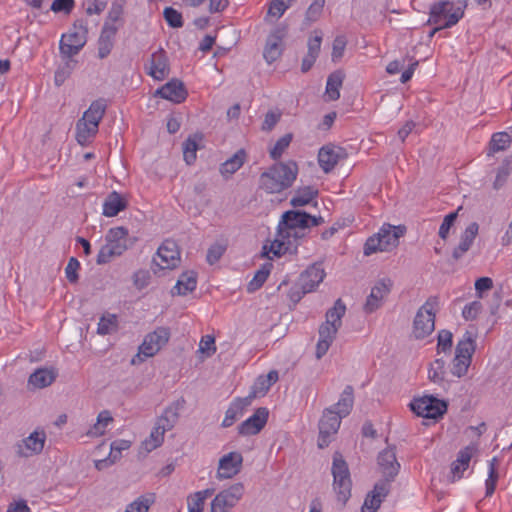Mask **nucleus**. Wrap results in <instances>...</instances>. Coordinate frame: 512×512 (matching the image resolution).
Wrapping results in <instances>:
<instances>
[{
	"instance_id": "obj_1",
	"label": "nucleus",
	"mask_w": 512,
	"mask_h": 512,
	"mask_svg": "<svg viewBox=\"0 0 512 512\" xmlns=\"http://www.w3.org/2000/svg\"><path fill=\"white\" fill-rule=\"evenodd\" d=\"M324 223L321 216H312L305 211H286L278 224L277 232L269 246V252L280 257L287 252H296L298 240L304 237L306 228L315 227Z\"/></svg>"
},
{
	"instance_id": "obj_2",
	"label": "nucleus",
	"mask_w": 512,
	"mask_h": 512,
	"mask_svg": "<svg viewBox=\"0 0 512 512\" xmlns=\"http://www.w3.org/2000/svg\"><path fill=\"white\" fill-rule=\"evenodd\" d=\"M298 174L296 162L275 163L259 178V186L267 193H280L292 186Z\"/></svg>"
},
{
	"instance_id": "obj_3",
	"label": "nucleus",
	"mask_w": 512,
	"mask_h": 512,
	"mask_svg": "<svg viewBox=\"0 0 512 512\" xmlns=\"http://www.w3.org/2000/svg\"><path fill=\"white\" fill-rule=\"evenodd\" d=\"M438 310V296H430L417 310L412 325V335L416 340L425 339L435 330V318Z\"/></svg>"
},
{
	"instance_id": "obj_4",
	"label": "nucleus",
	"mask_w": 512,
	"mask_h": 512,
	"mask_svg": "<svg viewBox=\"0 0 512 512\" xmlns=\"http://www.w3.org/2000/svg\"><path fill=\"white\" fill-rule=\"evenodd\" d=\"M405 226H393L385 224L379 232L369 237L364 245V254L369 256L377 251H389L399 243V238L404 235Z\"/></svg>"
},
{
	"instance_id": "obj_5",
	"label": "nucleus",
	"mask_w": 512,
	"mask_h": 512,
	"mask_svg": "<svg viewBox=\"0 0 512 512\" xmlns=\"http://www.w3.org/2000/svg\"><path fill=\"white\" fill-rule=\"evenodd\" d=\"M465 4L455 3L451 0L435 2L430 7L428 24H442V28H450L456 25L464 16Z\"/></svg>"
},
{
	"instance_id": "obj_6",
	"label": "nucleus",
	"mask_w": 512,
	"mask_h": 512,
	"mask_svg": "<svg viewBox=\"0 0 512 512\" xmlns=\"http://www.w3.org/2000/svg\"><path fill=\"white\" fill-rule=\"evenodd\" d=\"M103 245L97 255V264L102 265L111 261L115 256L122 255L128 244V231L125 227L111 228L105 236Z\"/></svg>"
},
{
	"instance_id": "obj_7",
	"label": "nucleus",
	"mask_w": 512,
	"mask_h": 512,
	"mask_svg": "<svg viewBox=\"0 0 512 512\" xmlns=\"http://www.w3.org/2000/svg\"><path fill=\"white\" fill-rule=\"evenodd\" d=\"M170 339V330L166 327H157L148 333L138 348V353L130 360V364L137 365L146 359L155 356Z\"/></svg>"
},
{
	"instance_id": "obj_8",
	"label": "nucleus",
	"mask_w": 512,
	"mask_h": 512,
	"mask_svg": "<svg viewBox=\"0 0 512 512\" xmlns=\"http://www.w3.org/2000/svg\"><path fill=\"white\" fill-rule=\"evenodd\" d=\"M332 475L337 498L345 504L351 496L352 481L348 465L339 452H335L333 456Z\"/></svg>"
},
{
	"instance_id": "obj_9",
	"label": "nucleus",
	"mask_w": 512,
	"mask_h": 512,
	"mask_svg": "<svg viewBox=\"0 0 512 512\" xmlns=\"http://www.w3.org/2000/svg\"><path fill=\"white\" fill-rule=\"evenodd\" d=\"M332 475L337 498L345 504L351 496L352 481L348 465L339 452H335L333 456Z\"/></svg>"
},
{
	"instance_id": "obj_10",
	"label": "nucleus",
	"mask_w": 512,
	"mask_h": 512,
	"mask_svg": "<svg viewBox=\"0 0 512 512\" xmlns=\"http://www.w3.org/2000/svg\"><path fill=\"white\" fill-rule=\"evenodd\" d=\"M409 407L419 417L437 420L447 412L448 404L432 395H424L414 398Z\"/></svg>"
},
{
	"instance_id": "obj_11",
	"label": "nucleus",
	"mask_w": 512,
	"mask_h": 512,
	"mask_svg": "<svg viewBox=\"0 0 512 512\" xmlns=\"http://www.w3.org/2000/svg\"><path fill=\"white\" fill-rule=\"evenodd\" d=\"M87 28L83 21H77L73 28L63 34L60 40V53L64 58H71L78 54L86 44Z\"/></svg>"
},
{
	"instance_id": "obj_12",
	"label": "nucleus",
	"mask_w": 512,
	"mask_h": 512,
	"mask_svg": "<svg viewBox=\"0 0 512 512\" xmlns=\"http://www.w3.org/2000/svg\"><path fill=\"white\" fill-rule=\"evenodd\" d=\"M180 250L174 240L166 239L157 249L152 264L159 270H172L180 265Z\"/></svg>"
},
{
	"instance_id": "obj_13",
	"label": "nucleus",
	"mask_w": 512,
	"mask_h": 512,
	"mask_svg": "<svg viewBox=\"0 0 512 512\" xmlns=\"http://www.w3.org/2000/svg\"><path fill=\"white\" fill-rule=\"evenodd\" d=\"M244 494L242 483H235L220 491L211 502L210 512H230Z\"/></svg>"
},
{
	"instance_id": "obj_14",
	"label": "nucleus",
	"mask_w": 512,
	"mask_h": 512,
	"mask_svg": "<svg viewBox=\"0 0 512 512\" xmlns=\"http://www.w3.org/2000/svg\"><path fill=\"white\" fill-rule=\"evenodd\" d=\"M288 34V25L285 23L278 24L269 34L264 48L263 56L267 63L271 64L276 61L283 52V40Z\"/></svg>"
},
{
	"instance_id": "obj_15",
	"label": "nucleus",
	"mask_w": 512,
	"mask_h": 512,
	"mask_svg": "<svg viewBox=\"0 0 512 512\" xmlns=\"http://www.w3.org/2000/svg\"><path fill=\"white\" fill-rule=\"evenodd\" d=\"M341 417L332 408L326 409L319 421L318 447L323 449L331 442V436L337 433Z\"/></svg>"
},
{
	"instance_id": "obj_16",
	"label": "nucleus",
	"mask_w": 512,
	"mask_h": 512,
	"mask_svg": "<svg viewBox=\"0 0 512 512\" xmlns=\"http://www.w3.org/2000/svg\"><path fill=\"white\" fill-rule=\"evenodd\" d=\"M46 439L45 431L36 429L16 445V453L18 456L25 458L39 455L44 449Z\"/></svg>"
},
{
	"instance_id": "obj_17",
	"label": "nucleus",
	"mask_w": 512,
	"mask_h": 512,
	"mask_svg": "<svg viewBox=\"0 0 512 512\" xmlns=\"http://www.w3.org/2000/svg\"><path fill=\"white\" fill-rule=\"evenodd\" d=\"M377 463L379 470L384 477L383 481L390 484L391 481L398 475L400 470V463L397 461L395 447H388L382 450L378 457Z\"/></svg>"
},
{
	"instance_id": "obj_18",
	"label": "nucleus",
	"mask_w": 512,
	"mask_h": 512,
	"mask_svg": "<svg viewBox=\"0 0 512 512\" xmlns=\"http://www.w3.org/2000/svg\"><path fill=\"white\" fill-rule=\"evenodd\" d=\"M186 401L184 398L172 402L165 408L163 413L157 418L155 425L165 433L174 428L180 416V411L184 408Z\"/></svg>"
},
{
	"instance_id": "obj_19",
	"label": "nucleus",
	"mask_w": 512,
	"mask_h": 512,
	"mask_svg": "<svg viewBox=\"0 0 512 512\" xmlns=\"http://www.w3.org/2000/svg\"><path fill=\"white\" fill-rule=\"evenodd\" d=\"M269 411L266 407H260L254 414L238 426V433L243 436L258 434L266 425Z\"/></svg>"
},
{
	"instance_id": "obj_20",
	"label": "nucleus",
	"mask_w": 512,
	"mask_h": 512,
	"mask_svg": "<svg viewBox=\"0 0 512 512\" xmlns=\"http://www.w3.org/2000/svg\"><path fill=\"white\" fill-rule=\"evenodd\" d=\"M243 457L238 452H230L219 460L217 479H230L237 475L242 467Z\"/></svg>"
},
{
	"instance_id": "obj_21",
	"label": "nucleus",
	"mask_w": 512,
	"mask_h": 512,
	"mask_svg": "<svg viewBox=\"0 0 512 512\" xmlns=\"http://www.w3.org/2000/svg\"><path fill=\"white\" fill-rule=\"evenodd\" d=\"M346 157L343 148L333 145L322 147L318 153V162L325 173L331 172L337 163Z\"/></svg>"
},
{
	"instance_id": "obj_22",
	"label": "nucleus",
	"mask_w": 512,
	"mask_h": 512,
	"mask_svg": "<svg viewBox=\"0 0 512 512\" xmlns=\"http://www.w3.org/2000/svg\"><path fill=\"white\" fill-rule=\"evenodd\" d=\"M155 95L179 104L185 101L188 96V92L181 80L172 79L161 88L157 89Z\"/></svg>"
},
{
	"instance_id": "obj_23",
	"label": "nucleus",
	"mask_w": 512,
	"mask_h": 512,
	"mask_svg": "<svg viewBox=\"0 0 512 512\" xmlns=\"http://www.w3.org/2000/svg\"><path fill=\"white\" fill-rule=\"evenodd\" d=\"M391 286L392 282L389 279H382L374 285L364 305L366 313H372L381 306L382 299L389 294Z\"/></svg>"
},
{
	"instance_id": "obj_24",
	"label": "nucleus",
	"mask_w": 512,
	"mask_h": 512,
	"mask_svg": "<svg viewBox=\"0 0 512 512\" xmlns=\"http://www.w3.org/2000/svg\"><path fill=\"white\" fill-rule=\"evenodd\" d=\"M390 491V484L387 481H379L374 485V489L366 496L362 505V512H377L382 501Z\"/></svg>"
},
{
	"instance_id": "obj_25",
	"label": "nucleus",
	"mask_w": 512,
	"mask_h": 512,
	"mask_svg": "<svg viewBox=\"0 0 512 512\" xmlns=\"http://www.w3.org/2000/svg\"><path fill=\"white\" fill-rule=\"evenodd\" d=\"M325 277L324 269L320 264H314L308 267L299 277V286L305 291L312 292L323 281Z\"/></svg>"
},
{
	"instance_id": "obj_26",
	"label": "nucleus",
	"mask_w": 512,
	"mask_h": 512,
	"mask_svg": "<svg viewBox=\"0 0 512 512\" xmlns=\"http://www.w3.org/2000/svg\"><path fill=\"white\" fill-rule=\"evenodd\" d=\"M168 58L164 50L160 49L151 55L148 74L156 80H163L169 75Z\"/></svg>"
},
{
	"instance_id": "obj_27",
	"label": "nucleus",
	"mask_w": 512,
	"mask_h": 512,
	"mask_svg": "<svg viewBox=\"0 0 512 512\" xmlns=\"http://www.w3.org/2000/svg\"><path fill=\"white\" fill-rule=\"evenodd\" d=\"M339 328L329 323H322L319 327V340L316 345V358L321 359L330 348Z\"/></svg>"
},
{
	"instance_id": "obj_28",
	"label": "nucleus",
	"mask_w": 512,
	"mask_h": 512,
	"mask_svg": "<svg viewBox=\"0 0 512 512\" xmlns=\"http://www.w3.org/2000/svg\"><path fill=\"white\" fill-rule=\"evenodd\" d=\"M479 225L476 222L470 223L461 236L460 243L454 248L452 257L459 260L470 249L476 236L478 235Z\"/></svg>"
},
{
	"instance_id": "obj_29",
	"label": "nucleus",
	"mask_w": 512,
	"mask_h": 512,
	"mask_svg": "<svg viewBox=\"0 0 512 512\" xmlns=\"http://www.w3.org/2000/svg\"><path fill=\"white\" fill-rule=\"evenodd\" d=\"M165 432L161 429H157L155 425L150 435L141 442L139 446L137 458L143 460L150 452L160 447L164 441Z\"/></svg>"
},
{
	"instance_id": "obj_30",
	"label": "nucleus",
	"mask_w": 512,
	"mask_h": 512,
	"mask_svg": "<svg viewBox=\"0 0 512 512\" xmlns=\"http://www.w3.org/2000/svg\"><path fill=\"white\" fill-rule=\"evenodd\" d=\"M472 454L473 448L470 446H467L458 452L456 460L451 464L452 481L458 480L462 477L464 471L469 467Z\"/></svg>"
},
{
	"instance_id": "obj_31",
	"label": "nucleus",
	"mask_w": 512,
	"mask_h": 512,
	"mask_svg": "<svg viewBox=\"0 0 512 512\" xmlns=\"http://www.w3.org/2000/svg\"><path fill=\"white\" fill-rule=\"evenodd\" d=\"M345 79V73L342 70L332 72L327 79L325 96L328 101H336L340 98V88Z\"/></svg>"
},
{
	"instance_id": "obj_32",
	"label": "nucleus",
	"mask_w": 512,
	"mask_h": 512,
	"mask_svg": "<svg viewBox=\"0 0 512 512\" xmlns=\"http://www.w3.org/2000/svg\"><path fill=\"white\" fill-rule=\"evenodd\" d=\"M125 208V199L119 193L113 191L107 195L103 202V215L106 217H114Z\"/></svg>"
},
{
	"instance_id": "obj_33",
	"label": "nucleus",
	"mask_w": 512,
	"mask_h": 512,
	"mask_svg": "<svg viewBox=\"0 0 512 512\" xmlns=\"http://www.w3.org/2000/svg\"><path fill=\"white\" fill-rule=\"evenodd\" d=\"M56 378L53 370L39 368L33 372L28 379V384L36 389H43L50 386Z\"/></svg>"
},
{
	"instance_id": "obj_34",
	"label": "nucleus",
	"mask_w": 512,
	"mask_h": 512,
	"mask_svg": "<svg viewBox=\"0 0 512 512\" xmlns=\"http://www.w3.org/2000/svg\"><path fill=\"white\" fill-rule=\"evenodd\" d=\"M353 402H354V389L351 385H347L344 388L339 401L334 405V407L332 409L341 418H343V417H346L350 413V411L353 407Z\"/></svg>"
},
{
	"instance_id": "obj_35",
	"label": "nucleus",
	"mask_w": 512,
	"mask_h": 512,
	"mask_svg": "<svg viewBox=\"0 0 512 512\" xmlns=\"http://www.w3.org/2000/svg\"><path fill=\"white\" fill-rule=\"evenodd\" d=\"M106 103L103 99L91 103L90 107L84 112L82 119L93 126L99 127V123L104 116Z\"/></svg>"
},
{
	"instance_id": "obj_36",
	"label": "nucleus",
	"mask_w": 512,
	"mask_h": 512,
	"mask_svg": "<svg viewBox=\"0 0 512 512\" xmlns=\"http://www.w3.org/2000/svg\"><path fill=\"white\" fill-rule=\"evenodd\" d=\"M97 132L98 128L96 126L91 125L82 118L78 120L76 124V140L80 145L85 146L90 143Z\"/></svg>"
},
{
	"instance_id": "obj_37",
	"label": "nucleus",
	"mask_w": 512,
	"mask_h": 512,
	"mask_svg": "<svg viewBox=\"0 0 512 512\" xmlns=\"http://www.w3.org/2000/svg\"><path fill=\"white\" fill-rule=\"evenodd\" d=\"M246 153L243 149L238 150L232 157L221 164L220 173L223 176H230L238 171L244 164Z\"/></svg>"
},
{
	"instance_id": "obj_38",
	"label": "nucleus",
	"mask_w": 512,
	"mask_h": 512,
	"mask_svg": "<svg viewBox=\"0 0 512 512\" xmlns=\"http://www.w3.org/2000/svg\"><path fill=\"white\" fill-rule=\"evenodd\" d=\"M113 422V417L108 410L101 411L96 423L87 431L89 437H100L105 434L107 427Z\"/></svg>"
},
{
	"instance_id": "obj_39",
	"label": "nucleus",
	"mask_w": 512,
	"mask_h": 512,
	"mask_svg": "<svg viewBox=\"0 0 512 512\" xmlns=\"http://www.w3.org/2000/svg\"><path fill=\"white\" fill-rule=\"evenodd\" d=\"M197 284V275L194 271L184 272L180 276L176 285L173 288L177 290L178 295H186L189 292L195 290Z\"/></svg>"
},
{
	"instance_id": "obj_40",
	"label": "nucleus",
	"mask_w": 512,
	"mask_h": 512,
	"mask_svg": "<svg viewBox=\"0 0 512 512\" xmlns=\"http://www.w3.org/2000/svg\"><path fill=\"white\" fill-rule=\"evenodd\" d=\"M475 351V342L473 335L466 332L462 340H460L455 349V356L467 360H471Z\"/></svg>"
},
{
	"instance_id": "obj_41",
	"label": "nucleus",
	"mask_w": 512,
	"mask_h": 512,
	"mask_svg": "<svg viewBox=\"0 0 512 512\" xmlns=\"http://www.w3.org/2000/svg\"><path fill=\"white\" fill-rule=\"evenodd\" d=\"M119 328V319L116 314L104 313L99 320L97 333L99 335H108L117 332Z\"/></svg>"
},
{
	"instance_id": "obj_42",
	"label": "nucleus",
	"mask_w": 512,
	"mask_h": 512,
	"mask_svg": "<svg viewBox=\"0 0 512 512\" xmlns=\"http://www.w3.org/2000/svg\"><path fill=\"white\" fill-rule=\"evenodd\" d=\"M318 195V190L312 186H305L296 191L295 196L290 200L293 207L305 206Z\"/></svg>"
},
{
	"instance_id": "obj_43",
	"label": "nucleus",
	"mask_w": 512,
	"mask_h": 512,
	"mask_svg": "<svg viewBox=\"0 0 512 512\" xmlns=\"http://www.w3.org/2000/svg\"><path fill=\"white\" fill-rule=\"evenodd\" d=\"M128 448V442L127 441H115L111 444V451L106 459H101L96 461L95 466L98 470H102L105 467H107L109 464L114 463L121 455V451Z\"/></svg>"
},
{
	"instance_id": "obj_44",
	"label": "nucleus",
	"mask_w": 512,
	"mask_h": 512,
	"mask_svg": "<svg viewBox=\"0 0 512 512\" xmlns=\"http://www.w3.org/2000/svg\"><path fill=\"white\" fill-rule=\"evenodd\" d=\"M346 306L341 299H337L334 306L326 312V323L334 325L337 328L341 327V319L345 315Z\"/></svg>"
},
{
	"instance_id": "obj_45",
	"label": "nucleus",
	"mask_w": 512,
	"mask_h": 512,
	"mask_svg": "<svg viewBox=\"0 0 512 512\" xmlns=\"http://www.w3.org/2000/svg\"><path fill=\"white\" fill-rule=\"evenodd\" d=\"M155 501V493L147 492L142 494L130 502V512H148Z\"/></svg>"
},
{
	"instance_id": "obj_46",
	"label": "nucleus",
	"mask_w": 512,
	"mask_h": 512,
	"mask_svg": "<svg viewBox=\"0 0 512 512\" xmlns=\"http://www.w3.org/2000/svg\"><path fill=\"white\" fill-rule=\"evenodd\" d=\"M512 142L510 135L506 132H498L492 135L489 143V153H493L506 150Z\"/></svg>"
},
{
	"instance_id": "obj_47",
	"label": "nucleus",
	"mask_w": 512,
	"mask_h": 512,
	"mask_svg": "<svg viewBox=\"0 0 512 512\" xmlns=\"http://www.w3.org/2000/svg\"><path fill=\"white\" fill-rule=\"evenodd\" d=\"M271 264H264L258 271H256L253 279L247 285V291L253 293L260 289L266 282L270 274Z\"/></svg>"
},
{
	"instance_id": "obj_48",
	"label": "nucleus",
	"mask_w": 512,
	"mask_h": 512,
	"mask_svg": "<svg viewBox=\"0 0 512 512\" xmlns=\"http://www.w3.org/2000/svg\"><path fill=\"white\" fill-rule=\"evenodd\" d=\"M445 374V361L442 358H437L430 365L428 377L432 382L441 384L445 380Z\"/></svg>"
},
{
	"instance_id": "obj_49",
	"label": "nucleus",
	"mask_w": 512,
	"mask_h": 512,
	"mask_svg": "<svg viewBox=\"0 0 512 512\" xmlns=\"http://www.w3.org/2000/svg\"><path fill=\"white\" fill-rule=\"evenodd\" d=\"M497 463L498 460L496 457L492 458L489 461V471H488V478L486 479L485 486H486V496H491L496 488V484L499 478L498 471H497Z\"/></svg>"
},
{
	"instance_id": "obj_50",
	"label": "nucleus",
	"mask_w": 512,
	"mask_h": 512,
	"mask_svg": "<svg viewBox=\"0 0 512 512\" xmlns=\"http://www.w3.org/2000/svg\"><path fill=\"white\" fill-rule=\"evenodd\" d=\"M195 136L188 137L183 143V156L188 165H191L196 160V152L198 150V143Z\"/></svg>"
},
{
	"instance_id": "obj_51",
	"label": "nucleus",
	"mask_w": 512,
	"mask_h": 512,
	"mask_svg": "<svg viewBox=\"0 0 512 512\" xmlns=\"http://www.w3.org/2000/svg\"><path fill=\"white\" fill-rule=\"evenodd\" d=\"M292 138H293V136L291 133L285 134L284 136L279 138L276 141L273 148L270 149V151H269L270 157L275 161L280 159L282 154L284 153V151L289 147V145L292 141Z\"/></svg>"
},
{
	"instance_id": "obj_52",
	"label": "nucleus",
	"mask_w": 512,
	"mask_h": 512,
	"mask_svg": "<svg viewBox=\"0 0 512 512\" xmlns=\"http://www.w3.org/2000/svg\"><path fill=\"white\" fill-rule=\"evenodd\" d=\"M133 285L138 291L146 289L152 282V274L147 269H139L133 274Z\"/></svg>"
},
{
	"instance_id": "obj_53",
	"label": "nucleus",
	"mask_w": 512,
	"mask_h": 512,
	"mask_svg": "<svg viewBox=\"0 0 512 512\" xmlns=\"http://www.w3.org/2000/svg\"><path fill=\"white\" fill-rule=\"evenodd\" d=\"M113 36H107V32H101L99 40H98V57L100 59L106 58L114 45Z\"/></svg>"
},
{
	"instance_id": "obj_54",
	"label": "nucleus",
	"mask_w": 512,
	"mask_h": 512,
	"mask_svg": "<svg viewBox=\"0 0 512 512\" xmlns=\"http://www.w3.org/2000/svg\"><path fill=\"white\" fill-rule=\"evenodd\" d=\"M163 16L170 27L181 28L183 26L182 14L173 7H166Z\"/></svg>"
},
{
	"instance_id": "obj_55",
	"label": "nucleus",
	"mask_w": 512,
	"mask_h": 512,
	"mask_svg": "<svg viewBox=\"0 0 512 512\" xmlns=\"http://www.w3.org/2000/svg\"><path fill=\"white\" fill-rule=\"evenodd\" d=\"M242 415L243 412L240 408L232 402L226 410L221 426L224 428L231 427Z\"/></svg>"
},
{
	"instance_id": "obj_56",
	"label": "nucleus",
	"mask_w": 512,
	"mask_h": 512,
	"mask_svg": "<svg viewBox=\"0 0 512 512\" xmlns=\"http://www.w3.org/2000/svg\"><path fill=\"white\" fill-rule=\"evenodd\" d=\"M325 5V0H314L306 11V20L310 23L317 21L322 12Z\"/></svg>"
},
{
	"instance_id": "obj_57",
	"label": "nucleus",
	"mask_w": 512,
	"mask_h": 512,
	"mask_svg": "<svg viewBox=\"0 0 512 512\" xmlns=\"http://www.w3.org/2000/svg\"><path fill=\"white\" fill-rule=\"evenodd\" d=\"M453 335L449 330H440L437 336V352L449 351L452 347Z\"/></svg>"
},
{
	"instance_id": "obj_58",
	"label": "nucleus",
	"mask_w": 512,
	"mask_h": 512,
	"mask_svg": "<svg viewBox=\"0 0 512 512\" xmlns=\"http://www.w3.org/2000/svg\"><path fill=\"white\" fill-rule=\"evenodd\" d=\"M460 209H461V207H459L457 211L452 212L444 217L443 222L440 225L439 232H438L439 237L441 239H443V240L447 239V237L449 235V231H450L451 227L454 225V223L457 219V216H458V211Z\"/></svg>"
},
{
	"instance_id": "obj_59",
	"label": "nucleus",
	"mask_w": 512,
	"mask_h": 512,
	"mask_svg": "<svg viewBox=\"0 0 512 512\" xmlns=\"http://www.w3.org/2000/svg\"><path fill=\"white\" fill-rule=\"evenodd\" d=\"M123 6L124 0L115 1L110 8L106 21H109V23L118 22L124 24Z\"/></svg>"
},
{
	"instance_id": "obj_60",
	"label": "nucleus",
	"mask_w": 512,
	"mask_h": 512,
	"mask_svg": "<svg viewBox=\"0 0 512 512\" xmlns=\"http://www.w3.org/2000/svg\"><path fill=\"white\" fill-rule=\"evenodd\" d=\"M226 251V245L215 243L207 251L206 260L210 265L217 263Z\"/></svg>"
},
{
	"instance_id": "obj_61",
	"label": "nucleus",
	"mask_w": 512,
	"mask_h": 512,
	"mask_svg": "<svg viewBox=\"0 0 512 512\" xmlns=\"http://www.w3.org/2000/svg\"><path fill=\"white\" fill-rule=\"evenodd\" d=\"M282 116L281 111H268L265 114L264 121L262 123L261 129L262 131L270 132L280 121Z\"/></svg>"
},
{
	"instance_id": "obj_62",
	"label": "nucleus",
	"mask_w": 512,
	"mask_h": 512,
	"mask_svg": "<svg viewBox=\"0 0 512 512\" xmlns=\"http://www.w3.org/2000/svg\"><path fill=\"white\" fill-rule=\"evenodd\" d=\"M470 364L471 360L466 361L465 359L455 356L452 362L451 373L454 376L461 378L467 373Z\"/></svg>"
},
{
	"instance_id": "obj_63",
	"label": "nucleus",
	"mask_w": 512,
	"mask_h": 512,
	"mask_svg": "<svg viewBox=\"0 0 512 512\" xmlns=\"http://www.w3.org/2000/svg\"><path fill=\"white\" fill-rule=\"evenodd\" d=\"M346 45L347 40L345 36L339 35L334 39L332 46V60L334 62L342 58Z\"/></svg>"
},
{
	"instance_id": "obj_64",
	"label": "nucleus",
	"mask_w": 512,
	"mask_h": 512,
	"mask_svg": "<svg viewBox=\"0 0 512 512\" xmlns=\"http://www.w3.org/2000/svg\"><path fill=\"white\" fill-rule=\"evenodd\" d=\"M510 172H511V165H510L509 162L503 163L498 168L496 179H495L494 184H493L495 189H499V188H501L504 185V183L506 182L507 177L509 176Z\"/></svg>"
}]
</instances>
